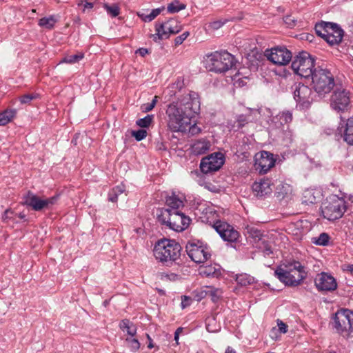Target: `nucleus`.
<instances>
[{
  "label": "nucleus",
  "mask_w": 353,
  "mask_h": 353,
  "mask_svg": "<svg viewBox=\"0 0 353 353\" xmlns=\"http://www.w3.org/2000/svg\"><path fill=\"white\" fill-rule=\"evenodd\" d=\"M274 274L285 285L297 286L306 277L307 273L299 261H292L277 268Z\"/></svg>",
  "instance_id": "nucleus-1"
},
{
  "label": "nucleus",
  "mask_w": 353,
  "mask_h": 353,
  "mask_svg": "<svg viewBox=\"0 0 353 353\" xmlns=\"http://www.w3.org/2000/svg\"><path fill=\"white\" fill-rule=\"evenodd\" d=\"M181 245L174 240L163 239L159 240L153 250L155 259L161 262H172L181 255Z\"/></svg>",
  "instance_id": "nucleus-2"
},
{
  "label": "nucleus",
  "mask_w": 353,
  "mask_h": 353,
  "mask_svg": "<svg viewBox=\"0 0 353 353\" xmlns=\"http://www.w3.org/2000/svg\"><path fill=\"white\" fill-rule=\"evenodd\" d=\"M310 77L312 88L319 95H325L330 92L335 85L333 74L326 68L321 67L315 68Z\"/></svg>",
  "instance_id": "nucleus-3"
},
{
  "label": "nucleus",
  "mask_w": 353,
  "mask_h": 353,
  "mask_svg": "<svg viewBox=\"0 0 353 353\" xmlns=\"http://www.w3.org/2000/svg\"><path fill=\"white\" fill-rule=\"evenodd\" d=\"M158 219L163 225L176 232L186 229L190 221V218L181 211L172 212L170 209H163Z\"/></svg>",
  "instance_id": "nucleus-4"
},
{
  "label": "nucleus",
  "mask_w": 353,
  "mask_h": 353,
  "mask_svg": "<svg viewBox=\"0 0 353 353\" xmlns=\"http://www.w3.org/2000/svg\"><path fill=\"white\" fill-rule=\"evenodd\" d=\"M168 126L173 132H183L190 124L191 121L184 115V112L178 108L177 104H170L166 110Z\"/></svg>",
  "instance_id": "nucleus-5"
},
{
  "label": "nucleus",
  "mask_w": 353,
  "mask_h": 353,
  "mask_svg": "<svg viewBox=\"0 0 353 353\" xmlns=\"http://www.w3.org/2000/svg\"><path fill=\"white\" fill-rule=\"evenodd\" d=\"M234 57L228 52H215L208 56L206 59L207 68L210 71L224 72L234 65Z\"/></svg>",
  "instance_id": "nucleus-6"
},
{
  "label": "nucleus",
  "mask_w": 353,
  "mask_h": 353,
  "mask_svg": "<svg viewBox=\"0 0 353 353\" xmlns=\"http://www.w3.org/2000/svg\"><path fill=\"white\" fill-rule=\"evenodd\" d=\"M345 209V201L343 199L333 195L323 203L321 212L324 218L330 221H334L341 218Z\"/></svg>",
  "instance_id": "nucleus-7"
},
{
  "label": "nucleus",
  "mask_w": 353,
  "mask_h": 353,
  "mask_svg": "<svg viewBox=\"0 0 353 353\" xmlns=\"http://www.w3.org/2000/svg\"><path fill=\"white\" fill-rule=\"evenodd\" d=\"M314 59L307 52H301L297 54L292 61V69L296 74L304 77H310L314 68Z\"/></svg>",
  "instance_id": "nucleus-8"
},
{
  "label": "nucleus",
  "mask_w": 353,
  "mask_h": 353,
  "mask_svg": "<svg viewBox=\"0 0 353 353\" xmlns=\"http://www.w3.org/2000/svg\"><path fill=\"white\" fill-rule=\"evenodd\" d=\"M58 201V196H39L28 191L23 196V205L30 207L33 210L41 212L50 210Z\"/></svg>",
  "instance_id": "nucleus-9"
},
{
  "label": "nucleus",
  "mask_w": 353,
  "mask_h": 353,
  "mask_svg": "<svg viewBox=\"0 0 353 353\" xmlns=\"http://www.w3.org/2000/svg\"><path fill=\"white\" fill-rule=\"evenodd\" d=\"M174 104H177L178 108L184 112V115L191 119L197 114L200 110V101L197 93L191 92L185 94Z\"/></svg>",
  "instance_id": "nucleus-10"
},
{
  "label": "nucleus",
  "mask_w": 353,
  "mask_h": 353,
  "mask_svg": "<svg viewBox=\"0 0 353 353\" xmlns=\"http://www.w3.org/2000/svg\"><path fill=\"white\" fill-rule=\"evenodd\" d=\"M185 248L189 257L196 263H204L211 256L209 248L199 241H189Z\"/></svg>",
  "instance_id": "nucleus-11"
},
{
  "label": "nucleus",
  "mask_w": 353,
  "mask_h": 353,
  "mask_svg": "<svg viewBox=\"0 0 353 353\" xmlns=\"http://www.w3.org/2000/svg\"><path fill=\"white\" fill-rule=\"evenodd\" d=\"M334 323L338 332H353V312L348 309L338 310L334 317Z\"/></svg>",
  "instance_id": "nucleus-12"
},
{
  "label": "nucleus",
  "mask_w": 353,
  "mask_h": 353,
  "mask_svg": "<svg viewBox=\"0 0 353 353\" xmlns=\"http://www.w3.org/2000/svg\"><path fill=\"white\" fill-rule=\"evenodd\" d=\"M176 20L171 19L165 23L156 24V33L151 34L154 41L169 38L170 34H174L181 31Z\"/></svg>",
  "instance_id": "nucleus-13"
},
{
  "label": "nucleus",
  "mask_w": 353,
  "mask_h": 353,
  "mask_svg": "<svg viewBox=\"0 0 353 353\" xmlns=\"http://www.w3.org/2000/svg\"><path fill=\"white\" fill-rule=\"evenodd\" d=\"M265 56L272 63L285 65L292 59V53L285 47H275L265 51Z\"/></svg>",
  "instance_id": "nucleus-14"
},
{
  "label": "nucleus",
  "mask_w": 353,
  "mask_h": 353,
  "mask_svg": "<svg viewBox=\"0 0 353 353\" xmlns=\"http://www.w3.org/2000/svg\"><path fill=\"white\" fill-rule=\"evenodd\" d=\"M225 157L221 152H214L202 159L200 169L202 172L207 174L219 170L224 164Z\"/></svg>",
  "instance_id": "nucleus-15"
},
{
  "label": "nucleus",
  "mask_w": 353,
  "mask_h": 353,
  "mask_svg": "<svg viewBox=\"0 0 353 353\" xmlns=\"http://www.w3.org/2000/svg\"><path fill=\"white\" fill-rule=\"evenodd\" d=\"M294 98L303 107L307 108L313 101V92L307 85L301 83L293 86Z\"/></svg>",
  "instance_id": "nucleus-16"
},
{
  "label": "nucleus",
  "mask_w": 353,
  "mask_h": 353,
  "mask_svg": "<svg viewBox=\"0 0 353 353\" xmlns=\"http://www.w3.org/2000/svg\"><path fill=\"white\" fill-rule=\"evenodd\" d=\"M213 227L223 240L225 241L235 242L239 237V232L226 222L216 221Z\"/></svg>",
  "instance_id": "nucleus-17"
},
{
  "label": "nucleus",
  "mask_w": 353,
  "mask_h": 353,
  "mask_svg": "<svg viewBox=\"0 0 353 353\" xmlns=\"http://www.w3.org/2000/svg\"><path fill=\"white\" fill-rule=\"evenodd\" d=\"M314 283L317 290L321 292H332L337 288L336 279L325 272L318 274L314 279Z\"/></svg>",
  "instance_id": "nucleus-18"
},
{
  "label": "nucleus",
  "mask_w": 353,
  "mask_h": 353,
  "mask_svg": "<svg viewBox=\"0 0 353 353\" xmlns=\"http://www.w3.org/2000/svg\"><path fill=\"white\" fill-rule=\"evenodd\" d=\"M350 101V93L343 88H336L331 97V106L336 110H344Z\"/></svg>",
  "instance_id": "nucleus-19"
},
{
  "label": "nucleus",
  "mask_w": 353,
  "mask_h": 353,
  "mask_svg": "<svg viewBox=\"0 0 353 353\" xmlns=\"http://www.w3.org/2000/svg\"><path fill=\"white\" fill-rule=\"evenodd\" d=\"M274 164L275 159L270 152L263 151L259 157H256L255 165L256 169H259L260 173H266L274 166Z\"/></svg>",
  "instance_id": "nucleus-20"
},
{
  "label": "nucleus",
  "mask_w": 353,
  "mask_h": 353,
  "mask_svg": "<svg viewBox=\"0 0 353 353\" xmlns=\"http://www.w3.org/2000/svg\"><path fill=\"white\" fill-rule=\"evenodd\" d=\"M272 185L271 181L265 179L254 183L252 188L255 196L262 197L272 193Z\"/></svg>",
  "instance_id": "nucleus-21"
},
{
  "label": "nucleus",
  "mask_w": 353,
  "mask_h": 353,
  "mask_svg": "<svg viewBox=\"0 0 353 353\" xmlns=\"http://www.w3.org/2000/svg\"><path fill=\"white\" fill-rule=\"evenodd\" d=\"M326 35L325 40L328 43L331 45L337 44L343 39V30L336 23H332L330 27H328Z\"/></svg>",
  "instance_id": "nucleus-22"
},
{
  "label": "nucleus",
  "mask_w": 353,
  "mask_h": 353,
  "mask_svg": "<svg viewBox=\"0 0 353 353\" xmlns=\"http://www.w3.org/2000/svg\"><path fill=\"white\" fill-rule=\"evenodd\" d=\"M211 147V143L207 139H199L194 141L191 145V152L195 155H201L208 152Z\"/></svg>",
  "instance_id": "nucleus-23"
},
{
  "label": "nucleus",
  "mask_w": 353,
  "mask_h": 353,
  "mask_svg": "<svg viewBox=\"0 0 353 353\" xmlns=\"http://www.w3.org/2000/svg\"><path fill=\"white\" fill-rule=\"evenodd\" d=\"M166 209L172 210V212L180 211L184 206L183 196L176 195L172 193L165 199Z\"/></svg>",
  "instance_id": "nucleus-24"
},
{
  "label": "nucleus",
  "mask_w": 353,
  "mask_h": 353,
  "mask_svg": "<svg viewBox=\"0 0 353 353\" xmlns=\"http://www.w3.org/2000/svg\"><path fill=\"white\" fill-rule=\"evenodd\" d=\"M222 290L219 288H214L211 286H205L199 292L198 300L205 296H210L213 302H216L222 296Z\"/></svg>",
  "instance_id": "nucleus-25"
},
{
  "label": "nucleus",
  "mask_w": 353,
  "mask_h": 353,
  "mask_svg": "<svg viewBox=\"0 0 353 353\" xmlns=\"http://www.w3.org/2000/svg\"><path fill=\"white\" fill-rule=\"evenodd\" d=\"M199 274L206 277H218L221 275V268L217 264L201 267Z\"/></svg>",
  "instance_id": "nucleus-26"
},
{
  "label": "nucleus",
  "mask_w": 353,
  "mask_h": 353,
  "mask_svg": "<svg viewBox=\"0 0 353 353\" xmlns=\"http://www.w3.org/2000/svg\"><path fill=\"white\" fill-rule=\"evenodd\" d=\"M272 121L275 124L280 125L288 124L292 121V114L289 110L281 112L273 118Z\"/></svg>",
  "instance_id": "nucleus-27"
},
{
  "label": "nucleus",
  "mask_w": 353,
  "mask_h": 353,
  "mask_svg": "<svg viewBox=\"0 0 353 353\" xmlns=\"http://www.w3.org/2000/svg\"><path fill=\"white\" fill-rule=\"evenodd\" d=\"M343 139L348 144L353 145V117L347 120Z\"/></svg>",
  "instance_id": "nucleus-28"
},
{
  "label": "nucleus",
  "mask_w": 353,
  "mask_h": 353,
  "mask_svg": "<svg viewBox=\"0 0 353 353\" xmlns=\"http://www.w3.org/2000/svg\"><path fill=\"white\" fill-rule=\"evenodd\" d=\"M58 19V17L54 15L43 17L39 19L38 25L43 28L51 30L54 27Z\"/></svg>",
  "instance_id": "nucleus-29"
},
{
  "label": "nucleus",
  "mask_w": 353,
  "mask_h": 353,
  "mask_svg": "<svg viewBox=\"0 0 353 353\" xmlns=\"http://www.w3.org/2000/svg\"><path fill=\"white\" fill-rule=\"evenodd\" d=\"M119 327L123 332H126L129 336H134L137 334L136 325L128 319L122 320Z\"/></svg>",
  "instance_id": "nucleus-30"
},
{
  "label": "nucleus",
  "mask_w": 353,
  "mask_h": 353,
  "mask_svg": "<svg viewBox=\"0 0 353 353\" xmlns=\"http://www.w3.org/2000/svg\"><path fill=\"white\" fill-rule=\"evenodd\" d=\"M16 110L14 109H7L0 112V126L5 125L10 122L16 115Z\"/></svg>",
  "instance_id": "nucleus-31"
},
{
  "label": "nucleus",
  "mask_w": 353,
  "mask_h": 353,
  "mask_svg": "<svg viewBox=\"0 0 353 353\" xmlns=\"http://www.w3.org/2000/svg\"><path fill=\"white\" fill-rule=\"evenodd\" d=\"M332 23L330 22H322L316 24L315 26V31L316 34L325 39L327 37V31H328V27H330Z\"/></svg>",
  "instance_id": "nucleus-32"
},
{
  "label": "nucleus",
  "mask_w": 353,
  "mask_h": 353,
  "mask_svg": "<svg viewBox=\"0 0 353 353\" xmlns=\"http://www.w3.org/2000/svg\"><path fill=\"white\" fill-rule=\"evenodd\" d=\"M163 9H164L163 8L154 9L148 14L143 13V14H140L139 16L141 17L143 21H144L145 22H150V21H152L154 19H155L161 13V10H163Z\"/></svg>",
  "instance_id": "nucleus-33"
},
{
  "label": "nucleus",
  "mask_w": 353,
  "mask_h": 353,
  "mask_svg": "<svg viewBox=\"0 0 353 353\" xmlns=\"http://www.w3.org/2000/svg\"><path fill=\"white\" fill-rule=\"evenodd\" d=\"M251 116H252V112H250L248 114L239 115L236 119V123H237V125H236L237 128L239 129L241 128L243 126H245V125L247 124L248 122L251 121H252Z\"/></svg>",
  "instance_id": "nucleus-34"
},
{
  "label": "nucleus",
  "mask_w": 353,
  "mask_h": 353,
  "mask_svg": "<svg viewBox=\"0 0 353 353\" xmlns=\"http://www.w3.org/2000/svg\"><path fill=\"white\" fill-rule=\"evenodd\" d=\"M103 7L108 14L112 17H117L120 13V8L117 4L109 5L108 3H105Z\"/></svg>",
  "instance_id": "nucleus-35"
},
{
  "label": "nucleus",
  "mask_w": 353,
  "mask_h": 353,
  "mask_svg": "<svg viewBox=\"0 0 353 353\" xmlns=\"http://www.w3.org/2000/svg\"><path fill=\"white\" fill-rule=\"evenodd\" d=\"M128 347L132 351L137 352L140 348V343L134 336H128L125 339Z\"/></svg>",
  "instance_id": "nucleus-36"
},
{
  "label": "nucleus",
  "mask_w": 353,
  "mask_h": 353,
  "mask_svg": "<svg viewBox=\"0 0 353 353\" xmlns=\"http://www.w3.org/2000/svg\"><path fill=\"white\" fill-rule=\"evenodd\" d=\"M185 6L180 3L179 1H174L168 6V11L170 13L178 12L181 10L185 9Z\"/></svg>",
  "instance_id": "nucleus-37"
},
{
  "label": "nucleus",
  "mask_w": 353,
  "mask_h": 353,
  "mask_svg": "<svg viewBox=\"0 0 353 353\" xmlns=\"http://www.w3.org/2000/svg\"><path fill=\"white\" fill-rule=\"evenodd\" d=\"M154 119V115L153 114H148L144 118L138 119L136 121V123L137 125H139L141 128H148L150 125L152 121Z\"/></svg>",
  "instance_id": "nucleus-38"
},
{
  "label": "nucleus",
  "mask_w": 353,
  "mask_h": 353,
  "mask_svg": "<svg viewBox=\"0 0 353 353\" xmlns=\"http://www.w3.org/2000/svg\"><path fill=\"white\" fill-rule=\"evenodd\" d=\"M125 185L123 184H121L114 188L109 192V201L112 202H116V196H113V194H121L125 191Z\"/></svg>",
  "instance_id": "nucleus-39"
},
{
  "label": "nucleus",
  "mask_w": 353,
  "mask_h": 353,
  "mask_svg": "<svg viewBox=\"0 0 353 353\" xmlns=\"http://www.w3.org/2000/svg\"><path fill=\"white\" fill-rule=\"evenodd\" d=\"M83 58V54L79 53L77 54H72L66 56L63 59V62L68 63H74L79 61Z\"/></svg>",
  "instance_id": "nucleus-40"
},
{
  "label": "nucleus",
  "mask_w": 353,
  "mask_h": 353,
  "mask_svg": "<svg viewBox=\"0 0 353 353\" xmlns=\"http://www.w3.org/2000/svg\"><path fill=\"white\" fill-rule=\"evenodd\" d=\"M253 278L247 274H240L236 276V281L241 285H247L252 282Z\"/></svg>",
  "instance_id": "nucleus-41"
},
{
  "label": "nucleus",
  "mask_w": 353,
  "mask_h": 353,
  "mask_svg": "<svg viewBox=\"0 0 353 353\" xmlns=\"http://www.w3.org/2000/svg\"><path fill=\"white\" fill-rule=\"evenodd\" d=\"M245 232L254 239H259L261 235L260 230L249 225L245 228Z\"/></svg>",
  "instance_id": "nucleus-42"
},
{
  "label": "nucleus",
  "mask_w": 353,
  "mask_h": 353,
  "mask_svg": "<svg viewBox=\"0 0 353 353\" xmlns=\"http://www.w3.org/2000/svg\"><path fill=\"white\" fill-rule=\"evenodd\" d=\"M132 135L137 141H139L145 139L147 136V131L143 129H141L137 131H132Z\"/></svg>",
  "instance_id": "nucleus-43"
},
{
  "label": "nucleus",
  "mask_w": 353,
  "mask_h": 353,
  "mask_svg": "<svg viewBox=\"0 0 353 353\" xmlns=\"http://www.w3.org/2000/svg\"><path fill=\"white\" fill-rule=\"evenodd\" d=\"M329 239L330 238L327 234L322 233L319 235L314 243L319 245H326L328 243Z\"/></svg>",
  "instance_id": "nucleus-44"
},
{
  "label": "nucleus",
  "mask_w": 353,
  "mask_h": 353,
  "mask_svg": "<svg viewBox=\"0 0 353 353\" xmlns=\"http://www.w3.org/2000/svg\"><path fill=\"white\" fill-rule=\"evenodd\" d=\"M39 97L37 94H26L20 97V102L21 103H28L32 100L37 99Z\"/></svg>",
  "instance_id": "nucleus-45"
},
{
  "label": "nucleus",
  "mask_w": 353,
  "mask_h": 353,
  "mask_svg": "<svg viewBox=\"0 0 353 353\" xmlns=\"http://www.w3.org/2000/svg\"><path fill=\"white\" fill-rule=\"evenodd\" d=\"M225 21H221V20H217L212 21L208 24L209 29H211L212 30H216L221 28L224 24Z\"/></svg>",
  "instance_id": "nucleus-46"
},
{
  "label": "nucleus",
  "mask_w": 353,
  "mask_h": 353,
  "mask_svg": "<svg viewBox=\"0 0 353 353\" xmlns=\"http://www.w3.org/2000/svg\"><path fill=\"white\" fill-rule=\"evenodd\" d=\"M215 323V319L214 317H209L206 319V329L210 332H216L219 330L217 327H211V324Z\"/></svg>",
  "instance_id": "nucleus-47"
},
{
  "label": "nucleus",
  "mask_w": 353,
  "mask_h": 353,
  "mask_svg": "<svg viewBox=\"0 0 353 353\" xmlns=\"http://www.w3.org/2000/svg\"><path fill=\"white\" fill-rule=\"evenodd\" d=\"M189 35H190L189 32H183L182 34H181V35H179V36L176 37L175 38V40H174V41H175V45H176V46H178V45L181 44V43L183 42V41H184L185 39H186V38H187Z\"/></svg>",
  "instance_id": "nucleus-48"
},
{
  "label": "nucleus",
  "mask_w": 353,
  "mask_h": 353,
  "mask_svg": "<svg viewBox=\"0 0 353 353\" xmlns=\"http://www.w3.org/2000/svg\"><path fill=\"white\" fill-rule=\"evenodd\" d=\"M192 299L190 297L187 296H181V307L182 309L185 308L186 307L189 306L191 303Z\"/></svg>",
  "instance_id": "nucleus-49"
},
{
  "label": "nucleus",
  "mask_w": 353,
  "mask_h": 353,
  "mask_svg": "<svg viewBox=\"0 0 353 353\" xmlns=\"http://www.w3.org/2000/svg\"><path fill=\"white\" fill-rule=\"evenodd\" d=\"M284 22L290 28L295 26V20L291 16H286Z\"/></svg>",
  "instance_id": "nucleus-50"
},
{
  "label": "nucleus",
  "mask_w": 353,
  "mask_h": 353,
  "mask_svg": "<svg viewBox=\"0 0 353 353\" xmlns=\"http://www.w3.org/2000/svg\"><path fill=\"white\" fill-rule=\"evenodd\" d=\"M201 132V128H199L196 124L192 125L189 128V132L192 135H195L199 134Z\"/></svg>",
  "instance_id": "nucleus-51"
},
{
  "label": "nucleus",
  "mask_w": 353,
  "mask_h": 353,
  "mask_svg": "<svg viewBox=\"0 0 353 353\" xmlns=\"http://www.w3.org/2000/svg\"><path fill=\"white\" fill-rule=\"evenodd\" d=\"M279 330L282 333H286L288 331V325L281 321L278 322Z\"/></svg>",
  "instance_id": "nucleus-52"
},
{
  "label": "nucleus",
  "mask_w": 353,
  "mask_h": 353,
  "mask_svg": "<svg viewBox=\"0 0 353 353\" xmlns=\"http://www.w3.org/2000/svg\"><path fill=\"white\" fill-rule=\"evenodd\" d=\"M154 107L150 103H145L141 106V110L144 112L151 111Z\"/></svg>",
  "instance_id": "nucleus-53"
},
{
  "label": "nucleus",
  "mask_w": 353,
  "mask_h": 353,
  "mask_svg": "<svg viewBox=\"0 0 353 353\" xmlns=\"http://www.w3.org/2000/svg\"><path fill=\"white\" fill-rule=\"evenodd\" d=\"M13 214L12 211H11L10 210L8 209L6 210L5 212H4V214L2 216L3 219L4 221H7L8 219H10L11 218V215Z\"/></svg>",
  "instance_id": "nucleus-54"
},
{
  "label": "nucleus",
  "mask_w": 353,
  "mask_h": 353,
  "mask_svg": "<svg viewBox=\"0 0 353 353\" xmlns=\"http://www.w3.org/2000/svg\"><path fill=\"white\" fill-rule=\"evenodd\" d=\"M272 252L271 247L267 244L264 243L263 246V253L265 255H270Z\"/></svg>",
  "instance_id": "nucleus-55"
},
{
  "label": "nucleus",
  "mask_w": 353,
  "mask_h": 353,
  "mask_svg": "<svg viewBox=\"0 0 353 353\" xmlns=\"http://www.w3.org/2000/svg\"><path fill=\"white\" fill-rule=\"evenodd\" d=\"M146 337H147V339H148V347L149 349H152V348H153V347H154V344H153V343H152V339H151L150 336L148 334H146Z\"/></svg>",
  "instance_id": "nucleus-56"
},
{
  "label": "nucleus",
  "mask_w": 353,
  "mask_h": 353,
  "mask_svg": "<svg viewBox=\"0 0 353 353\" xmlns=\"http://www.w3.org/2000/svg\"><path fill=\"white\" fill-rule=\"evenodd\" d=\"M137 52L139 53L142 57H143L148 52V51L146 48H140L137 50Z\"/></svg>",
  "instance_id": "nucleus-57"
},
{
  "label": "nucleus",
  "mask_w": 353,
  "mask_h": 353,
  "mask_svg": "<svg viewBox=\"0 0 353 353\" xmlns=\"http://www.w3.org/2000/svg\"><path fill=\"white\" fill-rule=\"evenodd\" d=\"M158 97L155 96L154 99H152V102L150 103L152 105H153L154 107H155L157 101H158Z\"/></svg>",
  "instance_id": "nucleus-58"
},
{
  "label": "nucleus",
  "mask_w": 353,
  "mask_h": 353,
  "mask_svg": "<svg viewBox=\"0 0 353 353\" xmlns=\"http://www.w3.org/2000/svg\"><path fill=\"white\" fill-rule=\"evenodd\" d=\"M225 353H236V352L230 347H228Z\"/></svg>",
  "instance_id": "nucleus-59"
},
{
  "label": "nucleus",
  "mask_w": 353,
  "mask_h": 353,
  "mask_svg": "<svg viewBox=\"0 0 353 353\" xmlns=\"http://www.w3.org/2000/svg\"><path fill=\"white\" fill-rule=\"evenodd\" d=\"M85 8H92V3H86L85 5Z\"/></svg>",
  "instance_id": "nucleus-60"
},
{
  "label": "nucleus",
  "mask_w": 353,
  "mask_h": 353,
  "mask_svg": "<svg viewBox=\"0 0 353 353\" xmlns=\"http://www.w3.org/2000/svg\"><path fill=\"white\" fill-rule=\"evenodd\" d=\"M182 332V328L179 327L176 331L174 334H177V335L179 336L180 333Z\"/></svg>",
  "instance_id": "nucleus-61"
},
{
  "label": "nucleus",
  "mask_w": 353,
  "mask_h": 353,
  "mask_svg": "<svg viewBox=\"0 0 353 353\" xmlns=\"http://www.w3.org/2000/svg\"><path fill=\"white\" fill-rule=\"evenodd\" d=\"M182 332V328L179 327L176 331L174 334H177V335L179 336L180 333Z\"/></svg>",
  "instance_id": "nucleus-62"
},
{
  "label": "nucleus",
  "mask_w": 353,
  "mask_h": 353,
  "mask_svg": "<svg viewBox=\"0 0 353 353\" xmlns=\"http://www.w3.org/2000/svg\"><path fill=\"white\" fill-rule=\"evenodd\" d=\"M276 194H278V197H280L281 196L282 198L284 197V194H287V192H285V193L284 192H282L281 194L279 192H276Z\"/></svg>",
  "instance_id": "nucleus-63"
},
{
  "label": "nucleus",
  "mask_w": 353,
  "mask_h": 353,
  "mask_svg": "<svg viewBox=\"0 0 353 353\" xmlns=\"http://www.w3.org/2000/svg\"><path fill=\"white\" fill-rule=\"evenodd\" d=\"M348 270L353 274V265H350L348 266Z\"/></svg>",
  "instance_id": "nucleus-64"
}]
</instances>
